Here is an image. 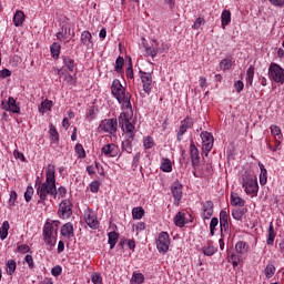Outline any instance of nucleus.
<instances>
[{
	"label": "nucleus",
	"instance_id": "1",
	"mask_svg": "<svg viewBox=\"0 0 284 284\" xmlns=\"http://www.w3.org/2000/svg\"><path fill=\"white\" fill-rule=\"evenodd\" d=\"M111 94L113 99L118 101L119 105H121L122 112L120 113L118 121L119 126L126 136V142L129 143L126 152L130 153L132 152V142L136 136V126H134V122L132 121L134 116V111L132 110V94L119 79L112 81Z\"/></svg>",
	"mask_w": 284,
	"mask_h": 284
},
{
	"label": "nucleus",
	"instance_id": "29",
	"mask_svg": "<svg viewBox=\"0 0 284 284\" xmlns=\"http://www.w3.org/2000/svg\"><path fill=\"white\" fill-rule=\"evenodd\" d=\"M173 221L176 227H185V224L187 223V220H185V213L183 212H178Z\"/></svg>",
	"mask_w": 284,
	"mask_h": 284
},
{
	"label": "nucleus",
	"instance_id": "27",
	"mask_svg": "<svg viewBox=\"0 0 284 284\" xmlns=\"http://www.w3.org/2000/svg\"><path fill=\"white\" fill-rule=\"evenodd\" d=\"M257 165L260 168V184L267 185V169H265V165L262 162H258Z\"/></svg>",
	"mask_w": 284,
	"mask_h": 284
},
{
	"label": "nucleus",
	"instance_id": "24",
	"mask_svg": "<svg viewBox=\"0 0 284 284\" xmlns=\"http://www.w3.org/2000/svg\"><path fill=\"white\" fill-rule=\"evenodd\" d=\"M52 105H54V102H52V100L45 99L38 106V111L43 116L45 112H50V110H52Z\"/></svg>",
	"mask_w": 284,
	"mask_h": 284
},
{
	"label": "nucleus",
	"instance_id": "55",
	"mask_svg": "<svg viewBox=\"0 0 284 284\" xmlns=\"http://www.w3.org/2000/svg\"><path fill=\"white\" fill-rule=\"evenodd\" d=\"M219 225V219L213 217L210 223V234L211 236H214L216 226Z\"/></svg>",
	"mask_w": 284,
	"mask_h": 284
},
{
	"label": "nucleus",
	"instance_id": "49",
	"mask_svg": "<svg viewBox=\"0 0 284 284\" xmlns=\"http://www.w3.org/2000/svg\"><path fill=\"white\" fill-rule=\"evenodd\" d=\"M145 281V277L141 273H133L131 283L132 284H142Z\"/></svg>",
	"mask_w": 284,
	"mask_h": 284
},
{
	"label": "nucleus",
	"instance_id": "18",
	"mask_svg": "<svg viewBox=\"0 0 284 284\" xmlns=\"http://www.w3.org/2000/svg\"><path fill=\"white\" fill-rule=\"evenodd\" d=\"M193 125H194V120L192 118H186L181 122V125L178 131L179 141H181V136H183V134H185L187 130H190V128H193Z\"/></svg>",
	"mask_w": 284,
	"mask_h": 284
},
{
	"label": "nucleus",
	"instance_id": "62",
	"mask_svg": "<svg viewBox=\"0 0 284 284\" xmlns=\"http://www.w3.org/2000/svg\"><path fill=\"white\" fill-rule=\"evenodd\" d=\"M61 272H63V268H61V266H54L51 270L52 276H61Z\"/></svg>",
	"mask_w": 284,
	"mask_h": 284
},
{
	"label": "nucleus",
	"instance_id": "59",
	"mask_svg": "<svg viewBox=\"0 0 284 284\" xmlns=\"http://www.w3.org/2000/svg\"><path fill=\"white\" fill-rule=\"evenodd\" d=\"M203 23H205V19L202 17L197 18L192 26L193 30H199V28H201Z\"/></svg>",
	"mask_w": 284,
	"mask_h": 284
},
{
	"label": "nucleus",
	"instance_id": "14",
	"mask_svg": "<svg viewBox=\"0 0 284 284\" xmlns=\"http://www.w3.org/2000/svg\"><path fill=\"white\" fill-rule=\"evenodd\" d=\"M171 192L174 199V205H179L183 199V185L175 181L171 184Z\"/></svg>",
	"mask_w": 284,
	"mask_h": 284
},
{
	"label": "nucleus",
	"instance_id": "32",
	"mask_svg": "<svg viewBox=\"0 0 284 284\" xmlns=\"http://www.w3.org/2000/svg\"><path fill=\"white\" fill-rule=\"evenodd\" d=\"M10 231V222L4 221L0 226V239L1 241H6L8 239V232Z\"/></svg>",
	"mask_w": 284,
	"mask_h": 284
},
{
	"label": "nucleus",
	"instance_id": "31",
	"mask_svg": "<svg viewBox=\"0 0 284 284\" xmlns=\"http://www.w3.org/2000/svg\"><path fill=\"white\" fill-rule=\"evenodd\" d=\"M62 61L64 63V68H67V70H69V72H74V68L77 65V63H74V59H72L68 55H63Z\"/></svg>",
	"mask_w": 284,
	"mask_h": 284
},
{
	"label": "nucleus",
	"instance_id": "19",
	"mask_svg": "<svg viewBox=\"0 0 284 284\" xmlns=\"http://www.w3.org/2000/svg\"><path fill=\"white\" fill-rule=\"evenodd\" d=\"M80 41L82 45H85L87 50H92L94 42L92 41V33L90 31H82Z\"/></svg>",
	"mask_w": 284,
	"mask_h": 284
},
{
	"label": "nucleus",
	"instance_id": "51",
	"mask_svg": "<svg viewBox=\"0 0 284 284\" xmlns=\"http://www.w3.org/2000/svg\"><path fill=\"white\" fill-rule=\"evenodd\" d=\"M24 263L28 264L29 270H34L36 265H34V258L32 257V252H30L24 256Z\"/></svg>",
	"mask_w": 284,
	"mask_h": 284
},
{
	"label": "nucleus",
	"instance_id": "2",
	"mask_svg": "<svg viewBox=\"0 0 284 284\" xmlns=\"http://www.w3.org/2000/svg\"><path fill=\"white\" fill-rule=\"evenodd\" d=\"M34 189L39 197L38 203L48 205L50 203V196H54L57 192V168L54 164H48L45 181L41 182L38 178L36 180Z\"/></svg>",
	"mask_w": 284,
	"mask_h": 284
},
{
	"label": "nucleus",
	"instance_id": "7",
	"mask_svg": "<svg viewBox=\"0 0 284 284\" xmlns=\"http://www.w3.org/2000/svg\"><path fill=\"white\" fill-rule=\"evenodd\" d=\"M118 128L119 122L116 119H104L99 124L100 132H104L105 134H116Z\"/></svg>",
	"mask_w": 284,
	"mask_h": 284
},
{
	"label": "nucleus",
	"instance_id": "13",
	"mask_svg": "<svg viewBox=\"0 0 284 284\" xmlns=\"http://www.w3.org/2000/svg\"><path fill=\"white\" fill-rule=\"evenodd\" d=\"M170 234L168 232H161L155 241L158 250H170Z\"/></svg>",
	"mask_w": 284,
	"mask_h": 284
},
{
	"label": "nucleus",
	"instance_id": "54",
	"mask_svg": "<svg viewBox=\"0 0 284 284\" xmlns=\"http://www.w3.org/2000/svg\"><path fill=\"white\" fill-rule=\"evenodd\" d=\"M244 214H245V210L235 209L232 211V216L235 221H241Z\"/></svg>",
	"mask_w": 284,
	"mask_h": 284
},
{
	"label": "nucleus",
	"instance_id": "42",
	"mask_svg": "<svg viewBox=\"0 0 284 284\" xmlns=\"http://www.w3.org/2000/svg\"><path fill=\"white\" fill-rule=\"evenodd\" d=\"M67 194H68V189H65V186H59L58 189L55 186V193H54L53 197L54 199H57V197L65 199Z\"/></svg>",
	"mask_w": 284,
	"mask_h": 284
},
{
	"label": "nucleus",
	"instance_id": "60",
	"mask_svg": "<svg viewBox=\"0 0 284 284\" xmlns=\"http://www.w3.org/2000/svg\"><path fill=\"white\" fill-rule=\"evenodd\" d=\"M243 88H245V83H243V81L239 80V81H235L234 83V89L237 93H241L243 92Z\"/></svg>",
	"mask_w": 284,
	"mask_h": 284
},
{
	"label": "nucleus",
	"instance_id": "45",
	"mask_svg": "<svg viewBox=\"0 0 284 284\" xmlns=\"http://www.w3.org/2000/svg\"><path fill=\"white\" fill-rule=\"evenodd\" d=\"M51 55L53 57V59H59V54H61V44L54 42L51 48Z\"/></svg>",
	"mask_w": 284,
	"mask_h": 284
},
{
	"label": "nucleus",
	"instance_id": "63",
	"mask_svg": "<svg viewBox=\"0 0 284 284\" xmlns=\"http://www.w3.org/2000/svg\"><path fill=\"white\" fill-rule=\"evenodd\" d=\"M275 8H284V0H268Z\"/></svg>",
	"mask_w": 284,
	"mask_h": 284
},
{
	"label": "nucleus",
	"instance_id": "12",
	"mask_svg": "<svg viewBox=\"0 0 284 284\" xmlns=\"http://www.w3.org/2000/svg\"><path fill=\"white\" fill-rule=\"evenodd\" d=\"M102 156L114 159L119 156V146L114 143H109L101 149Z\"/></svg>",
	"mask_w": 284,
	"mask_h": 284
},
{
	"label": "nucleus",
	"instance_id": "46",
	"mask_svg": "<svg viewBox=\"0 0 284 284\" xmlns=\"http://www.w3.org/2000/svg\"><path fill=\"white\" fill-rule=\"evenodd\" d=\"M74 152L78 155V159H85V149H83V144H75Z\"/></svg>",
	"mask_w": 284,
	"mask_h": 284
},
{
	"label": "nucleus",
	"instance_id": "47",
	"mask_svg": "<svg viewBox=\"0 0 284 284\" xmlns=\"http://www.w3.org/2000/svg\"><path fill=\"white\" fill-rule=\"evenodd\" d=\"M99 168H101V163L99 162H94V164L88 165L87 166V172L89 174V176H93V174H97V170H99Z\"/></svg>",
	"mask_w": 284,
	"mask_h": 284
},
{
	"label": "nucleus",
	"instance_id": "22",
	"mask_svg": "<svg viewBox=\"0 0 284 284\" xmlns=\"http://www.w3.org/2000/svg\"><path fill=\"white\" fill-rule=\"evenodd\" d=\"M145 52L149 57L154 58L156 54L163 52V49L159 48V41L152 40L151 45L145 49Z\"/></svg>",
	"mask_w": 284,
	"mask_h": 284
},
{
	"label": "nucleus",
	"instance_id": "57",
	"mask_svg": "<svg viewBox=\"0 0 284 284\" xmlns=\"http://www.w3.org/2000/svg\"><path fill=\"white\" fill-rule=\"evenodd\" d=\"M91 281L93 284H103V277L101 276V273H93L91 275Z\"/></svg>",
	"mask_w": 284,
	"mask_h": 284
},
{
	"label": "nucleus",
	"instance_id": "25",
	"mask_svg": "<svg viewBox=\"0 0 284 284\" xmlns=\"http://www.w3.org/2000/svg\"><path fill=\"white\" fill-rule=\"evenodd\" d=\"M160 170L166 174H170V172L173 170L172 160H170V158H162L160 162Z\"/></svg>",
	"mask_w": 284,
	"mask_h": 284
},
{
	"label": "nucleus",
	"instance_id": "35",
	"mask_svg": "<svg viewBox=\"0 0 284 284\" xmlns=\"http://www.w3.org/2000/svg\"><path fill=\"white\" fill-rule=\"evenodd\" d=\"M108 236H109L108 243L110 245V250H114L116 242L119 241V233L110 232Z\"/></svg>",
	"mask_w": 284,
	"mask_h": 284
},
{
	"label": "nucleus",
	"instance_id": "33",
	"mask_svg": "<svg viewBox=\"0 0 284 284\" xmlns=\"http://www.w3.org/2000/svg\"><path fill=\"white\" fill-rule=\"evenodd\" d=\"M275 239H276V232L274 231V224L271 222L268 226L267 239H266L267 245H273Z\"/></svg>",
	"mask_w": 284,
	"mask_h": 284
},
{
	"label": "nucleus",
	"instance_id": "44",
	"mask_svg": "<svg viewBox=\"0 0 284 284\" xmlns=\"http://www.w3.org/2000/svg\"><path fill=\"white\" fill-rule=\"evenodd\" d=\"M121 247H129V250H134L136 247V242L134 240L124 239L120 241Z\"/></svg>",
	"mask_w": 284,
	"mask_h": 284
},
{
	"label": "nucleus",
	"instance_id": "15",
	"mask_svg": "<svg viewBox=\"0 0 284 284\" xmlns=\"http://www.w3.org/2000/svg\"><path fill=\"white\" fill-rule=\"evenodd\" d=\"M55 74H58V77L61 79V77L63 78L64 83H67V85H75L77 84V78L72 74H70V72H68L65 69L61 68V69H54Z\"/></svg>",
	"mask_w": 284,
	"mask_h": 284
},
{
	"label": "nucleus",
	"instance_id": "61",
	"mask_svg": "<svg viewBox=\"0 0 284 284\" xmlns=\"http://www.w3.org/2000/svg\"><path fill=\"white\" fill-rule=\"evenodd\" d=\"M7 77H12V71L9 69L0 70V79H7Z\"/></svg>",
	"mask_w": 284,
	"mask_h": 284
},
{
	"label": "nucleus",
	"instance_id": "20",
	"mask_svg": "<svg viewBox=\"0 0 284 284\" xmlns=\"http://www.w3.org/2000/svg\"><path fill=\"white\" fill-rule=\"evenodd\" d=\"M60 233L64 239H74V225L71 222L63 224Z\"/></svg>",
	"mask_w": 284,
	"mask_h": 284
},
{
	"label": "nucleus",
	"instance_id": "21",
	"mask_svg": "<svg viewBox=\"0 0 284 284\" xmlns=\"http://www.w3.org/2000/svg\"><path fill=\"white\" fill-rule=\"evenodd\" d=\"M190 154H191V163L193 168H199L201 156L199 155V149L196 148V145L194 144L190 145Z\"/></svg>",
	"mask_w": 284,
	"mask_h": 284
},
{
	"label": "nucleus",
	"instance_id": "9",
	"mask_svg": "<svg viewBox=\"0 0 284 284\" xmlns=\"http://www.w3.org/2000/svg\"><path fill=\"white\" fill-rule=\"evenodd\" d=\"M201 139H202V150L205 156H207L212 148H214V136L212 135V133L207 131H203L201 133Z\"/></svg>",
	"mask_w": 284,
	"mask_h": 284
},
{
	"label": "nucleus",
	"instance_id": "40",
	"mask_svg": "<svg viewBox=\"0 0 284 284\" xmlns=\"http://www.w3.org/2000/svg\"><path fill=\"white\" fill-rule=\"evenodd\" d=\"M14 272H17V261L9 260L7 262V274H9V276H12V274H14Z\"/></svg>",
	"mask_w": 284,
	"mask_h": 284
},
{
	"label": "nucleus",
	"instance_id": "37",
	"mask_svg": "<svg viewBox=\"0 0 284 284\" xmlns=\"http://www.w3.org/2000/svg\"><path fill=\"white\" fill-rule=\"evenodd\" d=\"M124 64H125V60L123 59V57L119 55L115 60V65H114L115 72H118L119 74L123 73Z\"/></svg>",
	"mask_w": 284,
	"mask_h": 284
},
{
	"label": "nucleus",
	"instance_id": "39",
	"mask_svg": "<svg viewBox=\"0 0 284 284\" xmlns=\"http://www.w3.org/2000/svg\"><path fill=\"white\" fill-rule=\"evenodd\" d=\"M270 130H271V134L272 136H274V140L278 139L281 140L282 139V131H281V126L276 125V124H272L270 126Z\"/></svg>",
	"mask_w": 284,
	"mask_h": 284
},
{
	"label": "nucleus",
	"instance_id": "6",
	"mask_svg": "<svg viewBox=\"0 0 284 284\" xmlns=\"http://www.w3.org/2000/svg\"><path fill=\"white\" fill-rule=\"evenodd\" d=\"M58 216L62 221H68V219H72V201L64 199L60 202L58 209Z\"/></svg>",
	"mask_w": 284,
	"mask_h": 284
},
{
	"label": "nucleus",
	"instance_id": "53",
	"mask_svg": "<svg viewBox=\"0 0 284 284\" xmlns=\"http://www.w3.org/2000/svg\"><path fill=\"white\" fill-rule=\"evenodd\" d=\"M274 141L275 145L267 144V150H270V152H281V140L275 139Z\"/></svg>",
	"mask_w": 284,
	"mask_h": 284
},
{
	"label": "nucleus",
	"instance_id": "28",
	"mask_svg": "<svg viewBox=\"0 0 284 284\" xmlns=\"http://www.w3.org/2000/svg\"><path fill=\"white\" fill-rule=\"evenodd\" d=\"M231 205L234 207H245V201L239 196V193H231Z\"/></svg>",
	"mask_w": 284,
	"mask_h": 284
},
{
	"label": "nucleus",
	"instance_id": "3",
	"mask_svg": "<svg viewBox=\"0 0 284 284\" xmlns=\"http://www.w3.org/2000/svg\"><path fill=\"white\" fill-rule=\"evenodd\" d=\"M59 225L61 222L59 220L55 221H47L42 229V236L45 245L48 247H54L57 245V236L59 232Z\"/></svg>",
	"mask_w": 284,
	"mask_h": 284
},
{
	"label": "nucleus",
	"instance_id": "30",
	"mask_svg": "<svg viewBox=\"0 0 284 284\" xmlns=\"http://www.w3.org/2000/svg\"><path fill=\"white\" fill-rule=\"evenodd\" d=\"M23 21H26V13H23V11H17L13 16V24L16 28L23 26Z\"/></svg>",
	"mask_w": 284,
	"mask_h": 284
},
{
	"label": "nucleus",
	"instance_id": "41",
	"mask_svg": "<svg viewBox=\"0 0 284 284\" xmlns=\"http://www.w3.org/2000/svg\"><path fill=\"white\" fill-rule=\"evenodd\" d=\"M143 148L144 150H152L154 148V138L146 135L143 138Z\"/></svg>",
	"mask_w": 284,
	"mask_h": 284
},
{
	"label": "nucleus",
	"instance_id": "17",
	"mask_svg": "<svg viewBox=\"0 0 284 284\" xmlns=\"http://www.w3.org/2000/svg\"><path fill=\"white\" fill-rule=\"evenodd\" d=\"M227 257L229 263H232L233 267H239V264L243 263V251H230Z\"/></svg>",
	"mask_w": 284,
	"mask_h": 284
},
{
	"label": "nucleus",
	"instance_id": "11",
	"mask_svg": "<svg viewBox=\"0 0 284 284\" xmlns=\"http://www.w3.org/2000/svg\"><path fill=\"white\" fill-rule=\"evenodd\" d=\"M139 74L143 85V91L145 94H150L152 92V72L140 71Z\"/></svg>",
	"mask_w": 284,
	"mask_h": 284
},
{
	"label": "nucleus",
	"instance_id": "36",
	"mask_svg": "<svg viewBox=\"0 0 284 284\" xmlns=\"http://www.w3.org/2000/svg\"><path fill=\"white\" fill-rule=\"evenodd\" d=\"M49 134L51 143H59V131H57V128L52 124L49 125Z\"/></svg>",
	"mask_w": 284,
	"mask_h": 284
},
{
	"label": "nucleus",
	"instance_id": "56",
	"mask_svg": "<svg viewBox=\"0 0 284 284\" xmlns=\"http://www.w3.org/2000/svg\"><path fill=\"white\" fill-rule=\"evenodd\" d=\"M89 187L93 194H97V192H99V189L101 187V183L94 180L89 184Z\"/></svg>",
	"mask_w": 284,
	"mask_h": 284
},
{
	"label": "nucleus",
	"instance_id": "52",
	"mask_svg": "<svg viewBox=\"0 0 284 284\" xmlns=\"http://www.w3.org/2000/svg\"><path fill=\"white\" fill-rule=\"evenodd\" d=\"M17 191L12 190L10 192V196H9V201H8V205L9 207H14V205L17 204Z\"/></svg>",
	"mask_w": 284,
	"mask_h": 284
},
{
	"label": "nucleus",
	"instance_id": "58",
	"mask_svg": "<svg viewBox=\"0 0 284 284\" xmlns=\"http://www.w3.org/2000/svg\"><path fill=\"white\" fill-rule=\"evenodd\" d=\"M128 79H134V70L132 69V59H129V68L125 71Z\"/></svg>",
	"mask_w": 284,
	"mask_h": 284
},
{
	"label": "nucleus",
	"instance_id": "10",
	"mask_svg": "<svg viewBox=\"0 0 284 284\" xmlns=\"http://www.w3.org/2000/svg\"><path fill=\"white\" fill-rule=\"evenodd\" d=\"M1 106L6 112H12L13 114H19L21 112V108L17 103L14 98L10 97L8 100H2Z\"/></svg>",
	"mask_w": 284,
	"mask_h": 284
},
{
	"label": "nucleus",
	"instance_id": "16",
	"mask_svg": "<svg viewBox=\"0 0 284 284\" xmlns=\"http://www.w3.org/2000/svg\"><path fill=\"white\" fill-rule=\"evenodd\" d=\"M214 215V202L213 201H206L202 205V212L201 216L204 221H210L212 216Z\"/></svg>",
	"mask_w": 284,
	"mask_h": 284
},
{
	"label": "nucleus",
	"instance_id": "38",
	"mask_svg": "<svg viewBox=\"0 0 284 284\" xmlns=\"http://www.w3.org/2000/svg\"><path fill=\"white\" fill-rule=\"evenodd\" d=\"M254 83V67L250 65L246 70V85L250 87Z\"/></svg>",
	"mask_w": 284,
	"mask_h": 284
},
{
	"label": "nucleus",
	"instance_id": "26",
	"mask_svg": "<svg viewBox=\"0 0 284 284\" xmlns=\"http://www.w3.org/2000/svg\"><path fill=\"white\" fill-rule=\"evenodd\" d=\"M220 227L221 232L230 230V223L227 222V211L220 212Z\"/></svg>",
	"mask_w": 284,
	"mask_h": 284
},
{
	"label": "nucleus",
	"instance_id": "23",
	"mask_svg": "<svg viewBox=\"0 0 284 284\" xmlns=\"http://www.w3.org/2000/svg\"><path fill=\"white\" fill-rule=\"evenodd\" d=\"M230 23H232V12H230V10L225 9L222 11V14H221L222 29L225 30V28H227V26H230Z\"/></svg>",
	"mask_w": 284,
	"mask_h": 284
},
{
	"label": "nucleus",
	"instance_id": "48",
	"mask_svg": "<svg viewBox=\"0 0 284 284\" xmlns=\"http://www.w3.org/2000/svg\"><path fill=\"white\" fill-rule=\"evenodd\" d=\"M275 272H276V267L274 266V264H268L264 270V274L266 278H272Z\"/></svg>",
	"mask_w": 284,
	"mask_h": 284
},
{
	"label": "nucleus",
	"instance_id": "8",
	"mask_svg": "<svg viewBox=\"0 0 284 284\" xmlns=\"http://www.w3.org/2000/svg\"><path fill=\"white\" fill-rule=\"evenodd\" d=\"M84 222L91 230H99V217H97V212H94V210L90 207L84 210Z\"/></svg>",
	"mask_w": 284,
	"mask_h": 284
},
{
	"label": "nucleus",
	"instance_id": "64",
	"mask_svg": "<svg viewBox=\"0 0 284 284\" xmlns=\"http://www.w3.org/2000/svg\"><path fill=\"white\" fill-rule=\"evenodd\" d=\"M235 250H247V243L240 241L235 244Z\"/></svg>",
	"mask_w": 284,
	"mask_h": 284
},
{
	"label": "nucleus",
	"instance_id": "4",
	"mask_svg": "<svg viewBox=\"0 0 284 284\" xmlns=\"http://www.w3.org/2000/svg\"><path fill=\"white\" fill-rule=\"evenodd\" d=\"M240 183L247 196H251V199L258 196V180L256 176H251L250 174L244 173L242 174Z\"/></svg>",
	"mask_w": 284,
	"mask_h": 284
},
{
	"label": "nucleus",
	"instance_id": "50",
	"mask_svg": "<svg viewBox=\"0 0 284 284\" xmlns=\"http://www.w3.org/2000/svg\"><path fill=\"white\" fill-rule=\"evenodd\" d=\"M33 194H34V187H32V185H28L24 192V200L27 201V203H30V201H32Z\"/></svg>",
	"mask_w": 284,
	"mask_h": 284
},
{
	"label": "nucleus",
	"instance_id": "5",
	"mask_svg": "<svg viewBox=\"0 0 284 284\" xmlns=\"http://www.w3.org/2000/svg\"><path fill=\"white\" fill-rule=\"evenodd\" d=\"M268 77L274 83L284 84V69L277 63H271L268 67Z\"/></svg>",
	"mask_w": 284,
	"mask_h": 284
},
{
	"label": "nucleus",
	"instance_id": "43",
	"mask_svg": "<svg viewBox=\"0 0 284 284\" xmlns=\"http://www.w3.org/2000/svg\"><path fill=\"white\" fill-rule=\"evenodd\" d=\"M220 69L223 70L224 72L227 70H232V59L225 58V59L221 60Z\"/></svg>",
	"mask_w": 284,
	"mask_h": 284
},
{
	"label": "nucleus",
	"instance_id": "34",
	"mask_svg": "<svg viewBox=\"0 0 284 284\" xmlns=\"http://www.w3.org/2000/svg\"><path fill=\"white\" fill-rule=\"evenodd\" d=\"M144 216H145V210H143V207L138 206L132 209V217L135 221H141V219Z\"/></svg>",
	"mask_w": 284,
	"mask_h": 284
}]
</instances>
